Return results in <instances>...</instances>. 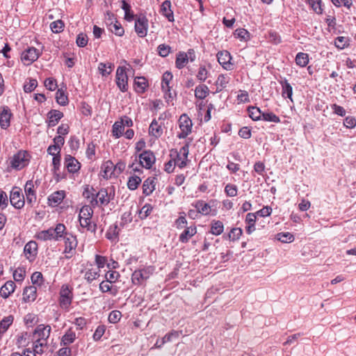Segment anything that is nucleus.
<instances>
[{
  "label": "nucleus",
  "mask_w": 356,
  "mask_h": 356,
  "mask_svg": "<svg viewBox=\"0 0 356 356\" xmlns=\"http://www.w3.org/2000/svg\"><path fill=\"white\" fill-rule=\"evenodd\" d=\"M66 227L64 224L58 223L55 228H49L37 234V238L40 241H60L65 233Z\"/></svg>",
  "instance_id": "nucleus-1"
},
{
  "label": "nucleus",
  "mask_w": 356,
  "mask_h": 356,
  "mask_svg": "<svg viewBox=\"0 0 356 356\" xmlns=\"http://www.w3.org/2000/svg\"><path fill=\"white\" fill-rule=\"evenodd\" d=\"M115 191L113 188H102L96 194H92L90 204L95 207L100 203L101 205H107L114 199Z\"/></svg>",
  "instance_id": "nucleus-2"
},
{
  "label": "nucleus",
  "mask_w": 356,
  "mask_h": 356,
  "mask_svg": "<svg viewBox=\"0 0 356 356\" xmlns=\"http://www.w3.org/2000/svg\"><path fill=\"white\" fill-rule=\"evenodd\" d=\"M62 239H63L65 242L63 253L65 254V257L67 259H70L74 254L75 250L77 247L78 242L76 236L65 231Z\"/></svg>",
  "instance_id": "nucleus-3"
},
{
  "label": "nucleus",
  "mask_w": 356,
  "mask_h": 356,
  "mask_svg": "<svg viewBox=\"0 0 356 356\" xmlns=\"http://www.w3.org/2000/svg\"><path fill=\"white\" fill-rule=\"evenodd\" d=\"M154 268L152 266L144 267L136 270L131 276L132 283L135 285L143 284L153 273Z\"/></svg>",
  "instance_id": "nucleus-4"
},
{
  "label": "nucleus",
  "mask_w": 356,
  "mask_h": 356,
  "mask_svg": "<svg viewBox=\"0 0 356 356\" xmlns=\"http://www.w3.org/2000/svg\"><path fill=\"white\" fill-rule=\"evenodd\" d=\"M73 298L72 290L69 286L64 284L60 291L59 304L61 308L68 309Z\"/></svg>",
  "instance_id": "nucleus-5"
},
{
  "label": "nucleus",
  "mask_w": 356,
  "mask_h": 356,
  "mask_svg": "<svg viewBox=\"0 0 356 356\" xmlns=\"http://www.w3.org/2000/svg\"><path fill=\"white\" fill-rule=\"evenodd\" d=\"M192 120L186 114H182L179 119V127L181 132L177 135L179 138H185L191 133L192 129Z\"/></svg>",
  "instance_id": "nucleus-6"
},
{
  "label": "nucleus",
  "mask_w": 356,
  "mask_h": 356,
  "mask_svg": "<svg viewBox=\"0 0 356 356\" xmlns=\"http://www.w3.org/2000/svg\"><path fill=\"white\" fill-rule=\"evenodd\" d=\"M127 68L124 66H120L116 71V84L122 92L128 90Z\"/></svg>",
  "instance_id": "nucleus-7"
},
{
  "label": "nucleus",
  "mask_w": 356,
  "mask_h": 356,
  "mask_svg": "<svg viewBox=\"0 0 356 356\" xmlns=\"http://www.w3.org/2000/svg\"><path fill=\"white\" fill-rule=\"evenodd\" d=\"M29 160L26 152L19 151L10 159V166L16 170H21L28 165Z\"/></svg>",
  "instance_id": "nucleus-8"
},
{
  "label": "nucleus",
  "mask_w": 356,
  "mask_h": 356,
  "mask_svg": "<svg viewBox=\"0 0 356 356\" xmlns=\"http://www.w3.org/2000/svg\"><path fill=\"white\" fill-rule=\"evenodd\" d=\"M10 204L16 209H21L24 205V196L22 189L19 187H13L10 195Z\"/></svg>",
  "instance_id": "nucleus-9"
},
{
  "label": "nucleus",
  "mask_w": 356,
  "mask_h": 356,
  "mask_svg": "<svg viewBox=\"0 0 356 356\" xmlns=\"http://www.w3.org/2000/svg\"><path fill=\"white\" fill-rule=\"evenodd\" d=\"M40 56V51L35 47H29L25 49L21 56V60L25 65H30Z\"/></svg>",
  "instance_id": "nucleus-10"
},
{
  "label": "nucleus",
  "mask_w": 356,
  "mask_h": 356,
  "mask_svg": "<svg viewBox=\"0 0 356 356\" xmlns=\"http://www.w3.org/2000/svg\"><path fill=\"white\" fill-rule=\"evenodd\" d=\"M51 330L49 325L40 324L36 327L33 332V338L44 343V344H47V339L49 337Z\"/></svg>",
  "instance_id": "nucleus-11"
},
{
  "label": "nucleus",
  "mask_w": 356,
  "mask_h": 356,
  "mask_svg": "<svg viewBox=\"0 0 356 356\" xmlns=\"http://www.w3.org/2000/svg\"><path fill=\"white\" fill-rule=\"evenodd\" d=\"M148 29V20L145 16H139L135 22V31L140 38L146 36Z\"/></svg>",
  "instance_id": "nucleus-12"
},
{
  "label": "nucleus",
  "mask_w": 356,
  "mask_h": 356,
  "mask_svg": "<svg viewBox=\"0 0 356 356\" xmlns=\"http://www.w3.org/2000/svg\"><path fill=\"white\" fill-rule=\"evenodd\" d=\"M218 61L226 70H233L234 65L231 63L232 56L229 51H221L217 54Z\"/></svg>",
  "instance_id": "nucleus-13"
},
{
  "label": "nucleus",
  "mask_w": 356,
  "mask_h": 356,
  "mask_svg": "<svg viewBox=\"0 0 356 356\" xmlns=\"http://www.w3.org/2000/svg\"><path fill=\"white\" fill-rule=\"evenodd\" d=\"M155 161V156L151 151H145L139 155V165L147 169L151 168Z\"/></svg>",
  "instance_id": "nucleus-14"
},
{
  "label": "nucleus",
  "mask_w": 356,
  "mask_h": 356,
  "mask_svg": "<svg viewBox=\"0 0 356 356\" xmlns=\"http://www.w3.org/2000/svg\"><path fill=\"white\" fill-rule=\"evenodd\" d=\"M24 253L29 261L35 260L38 253V244L34 241L28 242L24 248Z\"/></svg>",
  "instance_id": "nucleus-15"
},
{
  "label": "nucleus",
  "mask_w": 356,
  "mask_h": 356,
  "mask_svg": "<svg viewBox=\"0 0 356 356\" xmlns=\"http://www.w3.org/2000/svg\"><path fill=\"white\" fill-rule=\"evenodd\" d=\"M34 185L32 180L26 181L24 186V192L26 195L27 204L31 207L36 202V195L33 189Z\"/></svg>",
  "instance_id": "nucleus-16"
},
{
  "label": "nucleus",
  "mask_w": 356,
  "mask_h": 356,
  "mask_svg": "<svg viewBox=\"0 0 356 356\" xmlns=\"http://www.w3.org/2000/svg\"><path fill=\"white\" fill-rule=\"evenodd\" d=\"M11 113L8 106H3L0 111V126L1 129H6L10 124Z\"/></svg>",
  "instance_id": "nucleus-17"
},
{
  "label": "nucleus",
  "mask_w": 356,
  "mask_h": 356,
  "mask_svg": "<svg viewBox=\"0 0 356 356\" xmlns=\"http://www.w3.org/2000/svg\"><path fill=\"white\" fill-rule=\"evenodd\" d=\"M163 133V123H159L158 120L154 119L149 127V134L155 138H160Z\"/></svg>",
  "instance_id": "nucleus-18"
},
{
  "label": "nucleus",
  "mask_w": 356,
  "mask_h": 356,
  "mask_svg": "<svg viewBox=\"0 0 356 356\" xmlns=\"http://www.w3.org/2000/svg\"><path fill=\"white\" fill-rule=\"evenodd\" d=\"M65 166L70 173L78 172L81 168L80 163L71 155H66L65 158Z\"/></svg>",
  "instance_id": "nucleus-19"
},
{
  "label": "nucleus",
  "mask_w": 356,
  "mask_h": 356,
  "mask_svg": "<svg viewBox=\"0 0 356 356\" xmlns=\"http://www.w3.org/2000/svg\"><path fill=\"white\" fill-rule=\"evenodd\" d=\"M65 193L64 191H58L53 193L48 197L49 204L51 207H56L60 204L65 198Z\"/></svg>",
  "instance_id": "nucleus-20"
},
{
  "label": "nucleus",
  "mask_w": 356,
  "mask_h": 356,
  "mask_svg": "<svg viewBox=\"0 0 356 356\" xmlns=\"http://www.w3.org/2000/svg\"><path fill=\"white\" fill-rule=\"evenodd\" d=\"M161 13L165 16L169 22L174 21L173 12L171 10V3L168 0L164 1L161 6Z\"/></svg>",
  "instance_id": "nucleus-21"
},
{
  "label": "nucleus",
  "mask_w": 356,
  "mask_h": 356,
  "mask_svg": "<svg viewBox=\"0 0 356 356\" xmlns=\"http://www.w3.org/2000/svg\"><path fill=\"white\" fill-rule=\"evenodd\" d=\"M16 284L13 281L6 282L0 289V295L3 298H7L11 293L15 291Z\"/></svg>",
  "instance_id": "nucleus-22"
},
{
  "label": "nucleus",
  "mask_w": 356,
  "mask_h": 356,
  "mask_svg": "<svg viewBox=\"0 0 356 356\" xmlns=\"http://www.w3.org/2000/svg\"><path fill=\"white\" fill-rule=\"evenodd\" d=\"M49 127H54L59 120L63 117V113L58 110H51L48 113Z\"/></svg>",
  "instance_id": "nucleus-23"
},
{
  "label": "nucleus",
  "mask_w": 356,
  "mask_h": 356,
  "mask_svg": "<svg viewBox=\"0 0 356 356\" xmlns=\"http://www.w3.org/2000/svg\"><path fill=\"white\" fill-rule=\"evenodd\" d=\"M280 84L282 86V96L284 98H289L293 102L292 95H293V88L291 84L288 82L286 79H284L280 81Z\"/></svg>",
  "instance_id": "nucleus-24"
},
{
  "label": "nucleus",
  "mask_w": 356,
  "mask_h": 356,
  "mask_svg": "<svg viewBox=\"0 0 356 356\" xmlns=\"http://www.w3.org/2000/svg\"><path fill=\"white\" fill-rule=\"evenodd\" d=\"M155 178H147L143 184V193L144 195H149L155 189Z\"/></svg>",
  "instance_id": "nucleus-25"
},
{
  "label": "nucleus",
  "mask_w": 356,
  "mask_h": 356,
  "mask_svg": "<svg viewBox=\"0 0 356 356\" xmlns=\"http://www.w3.org/2000/svg\"><path fill=\"white\" fill-rule=\"evenodd\" d=\"M196 232L197 229L195 227H188L180 234L179 241L184 243H187L189 239L196 234Z\"/></svg>",
  "instance_id": "nucleus-26"
},
{
  "label": "nucleus",
  "mask_w": 356,
  "mask_h": 356,
  "mask_svg": "<svg viewBox=\"0 0 356 356\" xmlns=\"http://www.w3.org/2000/svg\"><path fill=\"white\" fill-rule=\"evenodd\" d=\"M102 177L108 179L111 178L114 172V165L111 161H107L102 165Z\"/></svg>",
  "instance_id": "nucleus-27"
},
{
  "label": "nucleus",
  "mask_w": 356,
  "mask_h": 356,
  "mask_svg": "<svg viewBox=\"0 0 356 356\" xmlns=\"http://www.w3.org/2000/svg\"><path fill=\"white\" fill-rule=\"evenodd\" d=\"M36 287L34 286H29L24 289L23 292V298L27 301H33L36 298Z\"/></svg>",
  "instance_id": "nucleus-28"
},
{
  "label": "nucleus",
  "mask_w": 356,
  "mask_h": 356,
  "mask_svg": "<svg viewBox=\"0 0 356 356\" xmlns=\"http://www.w3.org/2000/svg\"><path fill=\"white\" fill-rule=\"evenodd\" d=\"M188 62V54L186 52L180 51L177 54L175 65L178 69L184 68Z\"/></svg>",
  "instance_id": "nucleus-29"
},
{
  "label": "nucleus",
  "mask_w": 356,
  "mask_h": 356,
  "mask_svg": "<svg viewBox=\"0 0 356 356\" xmlns=\"http://www.w3.org/2000/svg\"><path fill=\"white\" fill-rule=\"evenodd\" d=\"M76 333L70 328L62 337L61 345L68 346L72 343L76 339Z\"/></svg>",
  "instance_id": "nucleus-30"
},
{
  "label": "nucleus",
  "mask_w": 356,
  "mask_h": 356,
  "mask_svg": "<svg viewBox=\"0 0 356 356\" xmlns=\"http://www.w3.org/2000/svg\"><path fill=\"white\" fill-rule=\"evenodd\" d=\"M209 92V88L204 84L199 85L195 88V97L199 99H204Z\"/></svg>",
  "instance_id": "nucleus-31"
},
{
  "label": "nucleus",
  "mask_w": 356,
  "mask_h": 356,
  "mask_svg": "<svg viewBox=\"0 0 356 356\" xmlns=\"http://www.w3.org/2000/svg\"><path fill=\"white\" fill-rule=\"evenodd\" d=\"M194 207L198 211V212L202 215H208L211 212V207L209 204L205 203L202 200L197 201Z\"/></svg>",
  "instance_id": "nucleus-32"
},
{
  "label": "nucleus",
  "mask_w": 356,
  "mask_h": 356,
  "mask_svg": "<svg viewBox=\"0 0 356 356\" xmlns=\"http://www.w3.org/2000/svg\"><path fill=\"white\" fill-rule=\"evenodd\" d=\"M224 231L223 223L220 220H213L211 224L210 232L216 236L221 234Z\"/></svg>",
  "instance_id": "nucleus-33"
},
{
  "label": "nucleus",
  "mask_w": 356,
  "mask_h": 356,
  "mask_svg": "<svg viewBox=\"0 0 356 356\" xmlns=\"http://www.w3.org/2000/svg\"><path fill=\"white\" fill-rule=\"evenodd\" d=\"M122 9L124 11V19L129 22L132 21L134 19V14L131 11V8L129 3L125 0H122Z\"/></svg>",
  "instance_id": "nucleus-34"
},
{
  "label": "nucleus",
  "mask_w": 356,
  "mask_h": 356,
  "mask_svg": "<svg viewBox=\"0 0 356 356\" xmlns=\"http://www.w3.org/2000/svg\"><path fill=\"white\" fill-rule=\"evenodd\" d=\"M136 91L138 93H143L147 86V81L145 77H136L134 80Z\"/></svg>",
  "instance_id": "nucleus-35"
},
{
  "label": "nucleus",
  "mask_w": 356,
  "mask_h": 356,
  "mask_svg": "<svg viewBox=\"0 0 356 356\" xmlns=\"http://www.w3.org/2000/svg\"><path fill=\"white\" fill-rule=\"evenodd\" d=\"M296 63L301 67H305L309 63V56L307 54L299 52L296 56Z\"/></svg>",
  "instance_id": "nucleus-36"
},
{
  "label": "nucleus",
  "mask_w": 356,
  "mask_h": 356,
  "mask_svg": "<svg viewBox=\"0 0 356 356\" xmlns=\"http://www.w3.org/2000/svg\"><path fill=\"white\" fill-rule=\"evenodd\" d=\"M249 116L254 121L261 120L263 112L256 106H250L248 108Z\"/></svg>",
  "instance_id": "nucleus-37"
},
{
  "label": "nucleus",
  "mask_w": 356,
  "mask_h": 356,
  "mask_svg": "<svg viewBox=\"0 0 356 356\" xmlns=\"http://www.w3.org/2000/svg\"><path fill=\"white\" fill-rule=\"evenodd\" d=\"M13 322V316L4 317L0 322V334L5 332Z\"/></svg>",
  "instance_id": "nucleus-38"
},
{
  "label": "nucleus",
  "mask_w": 356,
  "mask_h": 356,
  "mask_svg": "<svg viewBox=\"0 0 356 356\" xmlns=\"http://www.w3.org/2000/svg\"><path fill=\"white\" fill-rule=\"evenodd\" d=\"M99 276V270L97 269L91 268L86 271L84 278L88 282L91 283Z\"/></svg>",
  "instance_id": "nucleus-39"
},
{
  "label": "nucleus",
  "mask_w": 356,
  "mask_h": 356,
  "mask_svg": "<svg viewBox=\"0 0 356 356\" xmlns=\"http://www.w3.org/2000/svg\"><path fill=\"white\" fill-rule=\"evenodd\" d=\"M56 100L61 106H65L68 104V98L63 90L58 89L56 93Z\"/></svg>",
  "instance_id": "nucleus-40"
},
{
  "label": "nucleus",
  "mask_w": 356,
  "mask_h": 356,
  "mask_svg": "<svg viewBox=\"0 0 356 356\" xmlns=\"http://www.w3.org/2000/svg\"><path fill=\"white\" fill-rule=\"evenodd\" d=\"M180 334H181V332L176 330L168 332L161 339V344H165L167 342L172 341L174 339H177Z\"/></svg>",
  "instance_id": "nucleus-41"
},
{
  "label": "nucleus",
  "mask_w": 356,
  "mask_h": 356,
  "mask_svg": "<svg viewBox=\"0 0 356 356\" xmlns=\"http://www.w3.org/2000/svg\"><path fill=\"white\" fill-rule=\"evenodd\" d=\"M228 82L229 79L227 76L223 74H220L216 81L217 91H221L223 88H225L227 86Z\"/></svg>",
  "instance_id": "nucleus-42"
},
{
  "label": "nucleus",
  "mask_w": 356,
  "mask_h": 356,
  "mask_svg": "<svg viewBox=\"0 0 356 356\" xmlns=\"http://www.w3.org/2000/svg\"><path fill=\"white\" fill-rule=\"evenodd\" d=\"M124 131V127L120 122H115L113 125V135L118 138L122 136Z\"/></svg>",
  "instance_id": "nucleus-43"
},
{
  "label": "nucleus",
  "mask_w": 356,
  "mask_h": 356,
  "mask_svg": "<svg viewBox=\"0 0 356 356\" xmlns=\"http://www.w3.org/2000/svg\"><path fill=\"white\" fill-rule=\"evenodd\" d=\"M113 65H112L111 63H108V66L107 67L106 64L104 63H100L98 66V70L100 74L104 76L110 74L113 70Z\"/></svg>",
  "instance_id": "nucleus-44"
},
{
  "label": "nucleus",
  "mask_w": 356,
  "mask_h": 356,
  "mask_svg": "<svg viewBox=\"0 0 356 356\" xmlns=\"http://www.w3.org/2000/svg\"><path fill=\"white\" fill-rule=\"evenodd\" d=\"M118 236V225H113L110 226L106 234V237L111 241L116 239Z\"/></svg>",
  "instance_id": "nucleus-45"
},
{
  "label": "nucleus",
  "mask_w": 356,
  "mask_h": 356,
  "mask_svg": "<svg viewBox=\"0 0 356 356\" xmlns=\"http://www.w3.org/2000/svg\"><path fill=\"white\" fill-rule=\"evenodd\" d=\"M141 182V179L138 176H132L129 177L128 181H127V186L128 188L130 190H136L138 185Z\"/></svg>",
  "instance_id": "nucleus-46"
},
{
  "label": "nucleus",
  "mask_w": 356,
  "mask_h": 356,
  "mask_svg": "<svg viewBox=\"0 0 356 356\" xmlns=\"http://www.w3.org/2000/svg\"><path fill=\"white\" fill-rule=\"evenodd\" d=\"M109 29L112 33L118 36H122L124 33V29L121 26L120 23L117 21L115 23L110 24Z\"/></svg>",
  "instance_id": "nucleus-47"
},
{
  "label": "nucleus",
  "mask_w": 356,
  "mask_h": 356,
  "mask_svg": "<svg viewBox=\"0 0 356 356\" xmlns=\"http://www.w3.org/2000/svg\"><path fill=\"white\" fill-rule=\"evenodd\" d=\"M277 238L282 243H291L293 241L294 236L289 232H280L277 234Z\"/></svg>",
  "instance_id": "nucleus-48"
},
{
  "label": "nucleus",
  "mask_w": 356,
  "mask_h": 356,
  "mask_svg": "<svg viewBox=\"0 0 356 356\" xmlns=\"http://www.w3.org/2000/svg\"><path fill=\"white\" fill-rule=\"evenodd\" d=\"M51 30L56 33H59L63 31L64 23L62 20L58 19L51 23Z\"/></svg>",
  "instance_id": "nucleus-49"
},
{
  "label": "nucleus",
  "mask_w": 356,
  "mask_h": 356,
  "mask_svg": "<svg viewBox=\"0 0 356 356\" xmlns=\"http://www.w3.org/2000/svg\"><path fill=\"white\" fill-rule=\"evenodd\" d=\"M261 120H263L264 121H267V122H275V123H278L280 122V118L271 112H268V113L263 112Z\"/></svg>",
  "instance_id": "nucleus-50"
},
{
  "label": "nucleus",
  "mask_w": 356,
  "mask_h": 356,
  "mask_svg": "<svg viewBox=\"0 0 356 356\" xmlns=\"http://www.w3.org/2000/svg\"><path fill=\"white\" fill-rule=\"evenodd\" d=\"M238 188L232 184H227L225 187V193L228 197H235L237 195Z\"/></svg>",
  "instance_id": "nucleus-51"
},
{
  "label": "nucleus",
  "mask_w": 356,
  "mask_h": 356,
  "mask_svg": "<svg viewBox=\"0 0 356 356\" xmlns=\"http://www.w3.org/2000/svg\"><path fill=\"white\" fill-rule=\"evenodd\" d=\"M171 47L165 44H159L157 47V51L160 56L166 57L170 53Z\"/></svg>",
  "instance_id": "nucleus-52"
},
{
  "label": "nucleus",
  "mask_w": 356,
  "mask_h": 356,
  "mask_svg": "<svg viewBox=\"0 0 356 356\" xmlns=\"http://www.w3.org/2000/svg\"><path fill=\"white\" fill-rule=\"evenodd\" d=\"M93 211L89 206L83 207L79 213V218H91Z\"/></svg>",
  "instance_id": "nucleus-53"
},
{
  "label": "nucleus",
  "mask_w": 356,
  "mask_h": 356,
  "mask_svg": "<svg viewBox=\"0 0 356 356\" xmlns=\"http://www.w3.org/2000/svg\"><path fill=\"white\" fill-rule=\"evenodd\" d=\"M152 211V207L149 204H145L139 211V217L140 219H145L150 215Z\"/></svg>",
  "instance_id": "nucleus-54"
},
{
  "label": "nucleus",
  "mask_w": 356,
  "mask_h": 356,
  "mask_svg": "<svg viewBox=\"0 0 356 356\" xmlns=\"http://www.w3.org/2000/svg\"><path fill=\"white\" fill-rule=\"evenodd\" d=\"M243 230L241 228H232L230 232L228 234V238L229 240L236 241L239 239L241 236L242 235Z\"/></svg>",
  "instance_id": "nucleus-55"
},
{
  "label": "nucleus",
  "mask_w": 356,
  "mask_h": 356,
  "mask_svg": "<svg viewBox=\"0 0 356 356\" xmlns=\"http://www.w3.org/2000/svg\"><path fill=\"white\" fill-rule=\"evenodd\" d=\"M348 40L347 39V38L343 37V36H339L335 39L334 44L337 48H339L340 49H343L348 45Z\"/></svg>",
  "instance_id": "nucleus-56"
},
{
  "label": "nucleus",
  "mask_w": 356,
  "mask_h": 356,
  "mask_svg": "<svg viewBox=\"0 0 356 356\" xmlns=\"http://www.w3.org/2000/svg\"><path fill=\"white\" fill-rule=\"evenodd\" d=\"M308 2L316 13H317V14L322 13L323 9L321 8V0H308Z\"/></svg>",
  "instance_id": "nucleus-57"
},
{
  "label": "nucleus",
  "mask_w": 356,
  "mask_h": 356,
  "mask_svg": "<svg viewBox=\"0 0 356 356\" xmlns=\"http://www.w3.org/2000/svg\"><path fill=\"white\" fill-rule=\"evenodd\" d=\"M38 82L36 79H30L24 86V90L25 92H32L37 86Z\"/></svg>",
  "instance_id": "nucleus-58"
},
{
  "label": "nucleus",
  "mask_w": 356,
  "mask_h": 356,
  "mask_svg": "<svg viewBox=\"0 0 356 356\" xmlns=\"http://www.w3.org/2000/svg\"><path fill=\"white\" fill-rule=\"evenodd\" d=\"M47 346V344H44V343L40 341H37L35 340V341L34 342V345H33V350H31L33 353H34L35 356L36 355V354H42V353L44 352L43 350V348L44 347H46Z\"/></svg>",
  "instance_id": "nucleus-59"
},
{
  "label": "nucleus",
  "mask_w": 356,
  "mask_h": 356,
  "mask_svg": "<svg viewBox=\"0 0 356 356\" xmlns=\"http://www.w3.org/2000/svg\"><path fill=\"white\" fill-rule=\"evenodd\" d=\"M121 316L120 311L114 310L109 314L108 320L111 323H116L120 320Z\"/></svg>",
  "instance_id": "nucleus-60"
},
{
  "label": "nucleus",
  "mask_w": 356,
  "mask_h": 356,
  "mask_svg": "<svg viewBox=\"0 0 356 356\" xmlns=\"http://www.w3.org/2000/svg\"><path fill=\"white\" fill-rule=\"evenodd\" d=\"M76 44L80 47H84L88 44V37L84 33H79L76 37Z\"/></svg>",
  "instance_id": "nucleus-61"
},
{
  "label": "nucleus",
  "mask_w": 356,
  "mask_h": 356,
  "mask_svg": "<svg viewBox=\"0 0 356 356\" xmlns=\"http://www.w3.org/2000/svg\"><path fill=\"white\" fill-rule=\"evenodd\" d=\"M25 277V270L22 268H17L13 273V277L16 282H22Z\"/></svg>",
  "instance_id": "nucleus-62"
},
{
  "label": "nucleus",
  "mask_w": 356,
  "mask_h": 356,
  "mask_svg": "<svg viewBox=\"0 0 356 356\" xmlns=\"http://www.w3.org/2000/svg\"><path fill=\"white\" fill-rule=\"evenodd\" d=\"M44 86L47 89L54 91L57 88V83L56 79L53 78H47L44 81Z\"/></svg>",
  "instance_id": "nucleus-63"
},
{
  "label": "nucleus",
  "mask_w": 356,
  "mask_h": 356,
  "mask_svg": "<svg viewBox=\"0 0 356 356\" xmlns=\"http://www.w3.org/2000/svg\"><path fill=\"white\" fill-rule=\"evenodd\" d=\"M234 35L235 38L245 40L249 35V33L245 29H238L235 30Z\"/></svg>",
  "instance_id": "nucleus-64"
}]
</instances>
